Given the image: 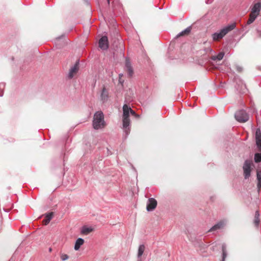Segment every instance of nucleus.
I'll list each match as a JSON object with an SVG mask.
<instances>
[{"label": "nucleus", "mask_w": 261, "mask_h": 261, "mask_svg": "<svg viewBox=\"0 0 261 261\" xmlns=\"http://www.w3.org/2000/svg\"><path fill=\"white\" fill-rule=\"evenodd\" d=\"M225 222L224 221H220L214 226H213L209 230L208 232L217 230L219 229L223 228L225 226Z\"/></svg>", "instance_id": "ddd939ff"}, {"label": "nucleus", "mask_w": 261, "mask_h": 261, "mask_svg": "<svg viewBox=\"0 0 261 261\" xmlns=\"http://www.w3.org/2000/svg\"><path fill=\"white\" fill-rule=\"evenodd\" d=\"M236 69L239 73L242 72L243 71V67L240 65H236Z\"/></svg>", "instance_id": "b1692460"}, {"label": "nucleus", "mask_w": 261, "mask_h": 261, "mask_svg": "<svg viewBox=\"0 0 261 261\" xmlns=\"http://www.w3.org/2000/svg\"><path fill=\"white\" fill-rule=\"evenodd\" d=\"M107 1H108V3H109L110 0H107Z\"/></svg>", "instance_id": "c85d7f7f"}, {"label": "nucleus", "mask_w": 261, "mask_h": 261, "mask_svg": "<svg viewBox=\"0 0 261 261\" xmlns=\"http://www.w3.org/2000/svg\"><path fill=\"white\" fill-rule=\"evenodd\" d=\"M145 247L144 245H141L138 248V257H140L143 254Z\"/></svg>", "instance_id": "a211bd4d"}, {"label": "nucleus", "mask_w": 261, "mask_h": 261, "mask_svg": "<svg viewBox=\"0 0 261 261\" xmlns=\"http://www.w3.org/2000/svg\"><path fill=\"white\" fill-rule=\"evenodd\" d=\"M53 212H50L49 213L46 214L45 215V219L42 221L43 224L45 225H47L49 223L51 219L53 218Z\"/></svg>", "instance_id": "4468645a"}, {"label": "nucleus", "mask_w": 261, "mask_h": 261, "mask_svg": "<svg viewBox=\"0 0 261 261\" xmlns=\"http://www.w3.org/2000/svg\"><path fill=\"white\" fill-rule=\"evenodd\" d=\"M60 258L63 261H64L69 258V256L66 254L61 253L60 255Z\"/></svg>", "instance_id": "5701e85b"}, {"label": "nucleus", "mask_w": 261, "mask_h": 261, "mask_svg": "<svg viewBox=\"0 0 261 261\" xmlns=\"http://www.w3.org/2000/svg\"><path fill=\"white\" fill-rule=\"evenodd\" d=\"M257 178L258 181L261 180V171L257 172Z\"/></svg>", "instance_id": "393cba45"}, {"label": "nucleus", "mask_w": 261, "mask_h": 261, "mask_svg": "<svg viewBox=\"0 0 261 261\" xmlns=\"http://www.w3.org/2000/svg\"><path fill=\"white\" fill-rule=\"evenodd\" d=\"M258 35H259V37H260L261 36V33L260 32H258Z\"/></svg>", "instance_id": "bb28decb"}, {"label": "nucleus", "mask_w": 261, "mask_h": 261, "mask_svg": "<svg viewBox=\"0 0 261 261\" xmlns=\"http://www.w3.org/2000/svg\"><path fill=\"white\" fill-rule=\"evenodd\" d=\"M79 70V61H77L76 62L75 64L74 65L73 67L71 68L69 70L68 77L69 79H72L73 77L77 73Z\"/></svg>", "instance_id": "6e6552de"}, {"label": "nucleus", "mask_w": 261, "mask_h": 261, "mask_svg": "<svg viewBox=\"0 0 261 261\" xmlns=\"http://www.w3.org/2000/svg\"><path fill=\"white\" fill-rule=\"evenodd\" d=\"M261 10V4L257 3L255 4L251 9V12L249 15V18L247 20V23L250 24L252 23L259 15Z\"/></svg>", "instance_id": "20e7f679"}, {"label": "nucleus", "mask_w": 261, "mask_h": 261, "mask_svg": "<svg viewBox=\"0 0 261 261\" xmlns=\"http://www.w3.org/2000/svg\"><path fill=\"white\" fill-rule=\"evenodd\" d=\"M222 260H223V261H224V259L227 256V252H226V249L225 245H222Z\"/></svg>", "instance_id": "412c9836"}, {"label": "nucleus", "mask_w": 261, "mask_h": 261, "mask_svg": "<svg viewBox=\"0 0 261 261\" xmlns=\"http://www.w3.org/2000/svg\"><path fill=\"white\" fill-rule=\"evenodd\" d=\"M251 162L249 161H246L244 166H243V170L245 178L246 179L248 178L250 175L251 172Z\"/></svg>", "instance_id": "423d86ee"}, {"label": "nucleus", "mask_w": 261, "mask_h": 261, "mask_svg": "<svg viewBox=\"0 0 261 261\" xmlns=\"http://www.w3.org/2000/svg\"><path fill=\"white\" fill-rule=\"evenodd\" d=\"M84 243V240L82 238H79L75 242L74 248L75 250H78L81 246Z\"/></svg>", "instance_id": "2eb2a0df"}, {"label": "nucleus", "mask_w": 261, "mask_h": 261, "mask_svg": "<svg viewBox=\"0 0 261 261\" xmlns=\"http://www.w3.org/2000/svg\"><path fill=\"white\" fill-rule=\"evenodd\" d=\"M92 230L93 229L91 228L84 227L83 228L81 232L82 234L86 235L90 233Z\"/></svg>", "instance_id": "aec40b11"}, {"label": "nucleus", "mask_w": 261, "mask_h": 261, "mask_svg": "<svg viewBox=\"0 0 261 261\" xmlns=\"http://www.w3.org/2000/svg\"><path fill=\"white\" fill-rule=\"evenodd\" d=\"M236 27V23H232L222 29L219 33H215L212 35L213 40L218 41L222 39L228 32L233 30Z\"/></svg>", "instance_id": "7ed1b4c3"}, {"label": "nucleus", "mask_w": 261, "mask_h": 261, "mask_svg": "<svg viewBox=\"0 0 261 261\" xmlns=\"http://www.w3.org/2000/svg\"><path fill=\"white\" fill-rule=\"evenodd\" d=\"M224 55V53L223 52H220L217 56H214L211 57L212 60L215 61L217 59L218 60H221L223 59Z\"/></svg>", "instance_id": "6ab92c4d"}, {"label": "nucleus", "mask_w": 261, "mask_h": 261, "mask_svg": "<svg viewBox=\"0 0 261 261\" xmlns=\"http://www.w3.org/2000/svg\"><path fill=\"white\" fill-rule=\"evenodd\" d=\"M191 31V28L188 27L186 29H185L184 31H182L181 33H180L177 36V37H179L180 36H186L189 34Z\"/></svg>", "instance_id": "f3484780"}, {"label": "nucleus", "mask_w": 261, "mask_h": 261, "mask_svg": "<svg viewBox=\"0 0 261 261\" xmlns=\"http://www.w3.org/2000/svg\"><path fill=\"white\" fill-rule=\"evenodd\" d=\"M93 126L95 129H98L105 127L104 116L101 112H97L94 114Z\"/></svg>", "instance_id": "f03ea898"}, {"label": "nucleus", "mask_w": 261, "mask_h": 261, "mask_svg": "<svg viewBox=\"0 0 261 261\" xmlns=\"http://www.w3.org/2000/svg\"><path fill=\"white\" fill-rule=\"evenodd\" d=\"M99 47L103 50H106L109 47L108 39L107 36H102L99 41Z\"/></svg>", "instance_id": "0eeeda50"}, {"label": "nucleus", "mask_w": 261, "mask_h": 261, "mask_svg": "<svg viewBox=\"0 0 261 261\" xmlns=\"http://www.w3.org/2000/svg\"><path fill=\"white\" fill-rule=\"evenodd\" d=\"M51 251V249L49 248V251Z\"/></svg>", "instance_id": "cd10ccee"}, {"label": "nucleus", "mask_w": 261, "mask_h": 261, "mask_svg": "<svg viewBox=\"0 0 261 261\" xmlns=\"http://www.w3.org/2000/svg\"><path fill=\"white\" fill-rule=\"evenodd\" d=\"M255 139L258 151L261 152V131L259 128H257L256 130Z\"/></svg>", "instance_id": "9b49d317"}, {"label": "nucleus", "mask_w": 261, "mask_h": 261, "mask_svg": "<svg viewBox=\"0 0 261 261\" xmlns=\"http://www.w3.org/2000/svg\"><path fill=\"white\" fill-rule=\"evenodd\" d=\"M157 205V201L153 198H149L147 204L146 209L148 211H151L154 210Z\"/></svg>", "instance_id": "1a4fd4ad"}, {"label": "nucleus", "mask_w": 261, "mask_h": 261, "mask_svg": "<svg viewBox=\"0 0 261 261\" xmlns=\"http://www.w3.org/2000/svg\"><path fill=\"white\" fill-rule=\"evenodd\" d=\"M259 213L258 211H256L255 212V216H254V223L255 225V226H257L259 222H260V219H259Z\"/></svg>", "instance_id": "dca6fc26"}, {"label": "nucleus", "mask_w": 261, "mask_h": 261, "mask_svg": "<svg viewBox=\"0 0 261 261\" xmlns=\"http://www.w3.org/2000/svg\"><path fill=\"white\" fill-rule=\"evenodd\" d=\"M109 97V90L105 86H103L100 92V100L102 102H105L108 100Z\"/></svg>", "instance_id": "9d476101"}, {"label": "nucleus", "mask_w": 261, "mask_h": 261, "mask_svg": "<svg viewBox=\"0 0 261 261\" xmlns=\"http://www.w3.org/2000/svg\"><path fill=\"white\" fill-rule=\"evenodd\" d=\"M129 113L132 115L138 116L135 112L127 105H124L123 107V127L126 135L129 133L130 120L129 119Z\"/></svg>", "instance_id": "f257e3e1"}, {"label": "nucleus", "mask_w": 261, "mask_h": 261, "mask_svg": "<svg viewBox=\"0 0 261 261\" xmlns=\"http://www.w3.org/2000/svg\"><path fill=\"white\" fill-rule=\"evenodd\" d=\"M260 153H256L254 155V161L256 163L261 162V152Z\"/></svg>", "instance_id": "4be33fe9"}, {"label": "nucleus", "mask_w": 261, "mask_h": 261, "mask_svg": "<svg viewBox=\"0 0 261 261\" xmlns=\"http://www.w3.org/2000/svg\"><path fill=\"white\" fill-rule=\"evenodd\" d=\"M257 187L258 190H259L261 188V180L258 181V184H257Z\"/></svg>", "instance_id": "a878e982"}, {"label": "nucleus", "mask_w": 261, "mask_h": 261, "mask_svg": "<svg viewBox=\"0 0 261 261\" xmlns=\"http://www.w3.org/2000/svg\"><path fill=\"white\" fill-rule=\"evenodd\" d=\"M236 120L240 122H245L249 119V115L244 110L238 111L235 114Z\"/></svg>", "instance_id": "39448f33"}, {"label": "nucleus", "mask_w": 261, "mask_h": 261, "mask_svg": "<svg viewBox=\"0 0 261 261\" xmlns=\"http://www.w3.org/2000/svg\"><path fill=\"white\" fill-rule=\"evenodd\" d=\"M125 68L128 76L132 77L134 74V71L130 62L128 59L125 60Z\"/></svg>", "instance_id": "f8f14e48"}]
</instances>
